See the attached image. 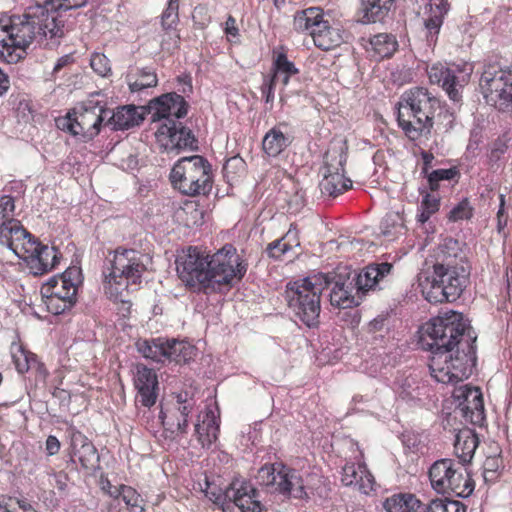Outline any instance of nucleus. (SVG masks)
<instances>
[{
    "instance_id": "obj_1",
    "label": "nucleus",
    "mask_w": 512,
    "mask_h": 512,
    "mask_svg": "<svg viewBox=\"0 0 512 512\" xmlns=\"http://www.w3.org/2000/svg\"><path fill=\"white\" fill-rule=\"evenodd\" d=\"M65 32V21L35 2L22 15L0 18V59L8 64L17 63L25 58L26 49L33 41L53 48Z\"/></svg>"
},
{
    "instance_id": "obj_2",
    "label": "nucleus",
    "mask_w": 512,
    "mask_h": 512,
    "mask_svg": "<svg viewBox=\"0 0 512 512\" xmlns=\"http://www.w3.org/2000/svg\"><path fill=\"white\" fill-rule=\"evenodd\" d=\"M397 106L399 127L409 139L417 140L430 134L440 101L426 88L414 87L403 93Z\"/></svg>"
},
{
    "instance_id": "obj_3",
    "label": "nucleus",
    "mask_w": 512,
    "mask_h": 512,
    "mask_svg": "<svg viewBox=\"0 0 512 512\" xmlns=\"http://www.w3.org/2000/svg\"><path fill=\"white\" fill-rule=\"evenodd\" d=\"M477 335L469 333L457 342V347L443 352H434L429 368L432 377L440 383L456 384L469 378L476 365Z\"/></svg>"
},
{
    "instance_id": "obj_4",
    "label": "nucleus",
    "mask_w": 512,
    "mask_h": 512,
    "mask_svg": "<svg viewBox=\"0 0 512 512\" xmlns=\"http://www.w3.org/2000/svg\"><path fill=\"white\" fill-rule=\"evenodd\" d=\"M468 276L469 272L462 265L435 263L432 274H421L419 285L423 296L430 303L453 302L461 295Z\"/></svg>"
},
{
    "instance_id": "obj_5",
    "label": "nucleus",
    "mask_w": 512,
    "mask_h": 512,
    "mask_svg": "<svg viewBox=\"0 0 512 512\" xmlns=\"http://www.w3.org/2000/svg\"><path fill=\"white\" fill-rule=\"evenodd\" d=\"M469 333H475L461 313L450 311L431 319L422 327L420 342L424 349L443 352L457 347V342Z\"/></svg>"
},
{
    "instance_id": "obj_6",
    "label": "nucleus",
    "mask_w": 512,
    "mask_h": 512,
    "mask_svg": "<svg viewBox=\"0 0 512 512\" xmlns=\"http://www.w3.org/2000/svg\"><path fill=\"white\" fill-rule=\"evenodd\" d=\"M170 181L184 195H207L212 189L211 165L200 155L183 157L173 166Z\"/></svg>"
},
{
    "instance_id": "obj_7",
    "label": "nucleus",
    "mask_w": 512,
    "mask_h": 512,
    "mask_svg": "<svg viewBox=\"0 0 512 512\" xmlns=\"http://www.w3.org/2000/svg\"><path fill=\"white\" fill-rule=\"evenodd\" d=\"M293 24L298 32H309L315 46L323 51L334 49L350 38L340 24L324 19L322 10L317 7L296 13Z\"/></svg>"
},
{
    "instance_id": "obj_8",
    "label": "nucleus",
    "mask_w": 512,
    "mask_h": 512,
    "mask_svg": "<svg viewBox=\"0 0 512 512\" xmlns=\"http://www.w3.org/2000/svg\"><path fill=\"white\" fill-rule=\"evenodd\" d=\"M110 109L105 102L96 100L93 96L74 108L66 117L57 120V125L62 130H67L73 136H78L82 141L93 140L101 131V126L106 125V118Z\"/></svg>"
},
{
    "instance_id": "obj_9",
    "label": "nucleus",
    "mask_w": 512,
    "mask_h": 512,
    "mask_svg": "<svg viewBox=\"0 0 512 512\" xmlns=\"http://www.w3.org/2000/svg\"><path fill=\"white\" fill-rule=\"evenodd\" d=\"M209 293L229 289L247 272V264L231 244L224 245L212 255L207 254Z\"/></svg>"
},
{
    "instance_id": "obj_10",
    "label": "nucleus",
    "mask_w": 512,
    "mask_h": 512,
    "mask_svg": "<svg viewBox=\"0 0 512 512\" xmlns=\"http://www.w3.org/2000/svg\"><path fill=\"white\" fill-rule=\"evenodd\" d=\"M323 287L313 278H304L286 287V299L294 315L308 327L319 324L321 311L320 297Z\"/></svg>"
},
{
    "instance_id": "obj_11",
    "label": "nucleus",
    "mask_w": 512,
    "mask_h": 512,
    "mask_svg": "<svg viewBox=\"0 0 512 512\" xmlns=\"http://www.w3.org/2000/svg\"><path fill=\"white\" fill-rule=\"evenodd\" d=\"M143 255L133 249L116 250L111 263V272L105 275V292L114 300H121L122 290L128 284L140 282L145 271Z\"/></svg>"
},
{
    "instance_id": "obj_12",
    "label": "nucleus",
    "mask_w": 512,
    "mask_h": 512,
    "mask_svg": "<svg viewBox=\"0 0 512 512\" xmlns=\"http://www.w3.org/2000/svg\"><path fill=\"white\" fill-rule=\"evenodd\" d=\"M433 489L443 495L467 498L474 491V481L459 463L452 459L435 461L429 469Z\"/></svg>"
},
{
    "instance_id": "obj_13",
    "label": "nucleus",
    "mask_w": 512,
    "mask_h": 512,
    "mask_svg": "<svg viewBox=\"0 0 512 512\" xmlns=\"http://www.w3.org/2000/svg\"><path fill=\"white\" fill-rule=\"evenodd\" d=\"M480 91L487 104L505 110L512 106V71L498 63H489L479 80Z\"/></svg>"
},
{
    "instance_id": "obj_14",
    "label": "nucleus",
    "mask_w": 512,
    "mask_h": 512,
    "mask_svg": "<svg viewBox=\"0 0 512 512\" xmlns=\"http://www.w3.org/2000/svg\"><path fill=\"white\" fill-rule=\"evenodd\" d=\"M347 156L342 146L330 147L324 155L323 179L319 187L324 195L336 197L352 187V181L344 176Z\"/></svg>"
},
{
    "instance_id": "obj_15",
    "label": "nucleus",
    "mask_w": 512,
    "mask_h": 512,
    "mask_svg": "<svg viewBox=\"0 0 512 512\" xmlns=\"http://www.w3.org/2000/svg\"><path fill=\"white\" fill-rule=\"evenodd\" d=\"M175 263L177 274L186 286L209 293L207 254L190 246L177 256Z\"/></svg>"
},
{
    "instance_id": "obj_16",
    "label": "nucleus",
    "mask_w": 512,
    "mask_h": 512,
    "mask_svg": "<svg viewBox=\"0 0 512 512\" xmlns=\"http://www.w3.org/2000/svg\"><path fill=\"white\" fill-rule=\"evenodd\" d=\"M314 279L321 282V287L330 288L329 298L332 306L342 309L358 306L361 301L360 294L351 278V273H338L334 275L319 274Z\"/></svg>"
},
{
    "instance_id": "obj_17",
    "label": "nucleus",
    "mask_w": 512,
    "mask_h": 512,
    "mask_svg": "<svg viewBox=\"0 0 512 512\" xmlns=\"http://www.w3.org/2000/svg\"><path fill=\"white\" fill-rule=\"evenodd\" d=\"M188 104L184 97L175 93L163 94L148 104V114L152 122L168 123L169 120L181 119L187 115Z\"/></svg>"
},
{
    "instance_id": "obj_18",
    "label": "nucleus",
    "mask_w": 512,
    "mask_h": 512,
    "mask_svg": "<svg viewBox=\"0 0 512 512\" xmlns=\"http://www.w3.org/2000/svg\"><path fill=\"white\" fill-rule=\"evenodd\" d=\"M81 271L71 267L61 275L50 278L41 288L43 297H55L76 302L77 285L80 283Z\"/></svg>"
},
{
    "instance_id": "obj_19",
    "label": "nucleus",
    "mask_w": 512,
    "mask_h": 512,
    "mask_svg": "<svg viewBox=\"0 0 512 512\" xmlns=\"http://www.w3.org/2000/svg\"><path fill=\"white\" fill-rule=\"evenodd\" d=\"M159 141L163 143L166 149H190L196 150L197 140L189 128L182 126L181 123L177 124L175 120H169L168 123H162L156 132Z\"/></svg>"
},
{
    "instance_id": "obj_20",
    "label": "nucleus",
    "mask_w": 512,
    "mask_h": 512,
    "mask_svg": "<svg viewBox=\"0 0 512 512\" xmlns=\"http://www.w3.org/2000/svg\"><path fill=\"white\" fill-rule=\"evenodd\" d=\"M229 503L235 504L241 512H262L258 491L248 482L234 480L228 486Z\"/></svg>"
},
{
    "instance_id": "obj_21",
    "label": "nucleus",
    "mask_w": 512,
    "mask_h": 512,
    "mask_svg": "<svg viewBox=\"0 0 512 512\" xmlns=\"http://www.w3.org/2000/svg\"><path fill=\"white\" fill-rule=\"evenodd\" d=\"M393 265L388 262L373 263L366 266L361 272H350L357 294L376 288L391 273Z\"/></svg>"
},
{
    "instance_id": "obj_22",
    "label": "nucleus",
    "mask_w": 512,
    "mask_h": 512,
    "mask_svg": "<svg viewBox=\"0 0 512 512\" xmlns=\"http://www.w3.org/2000/svg\"><path fill=\"white\" fill-rule=\"evenodd\" d=\"M450 9L449 0H428L424 9V28L429 46L435 45L438 40L444 17Z\"/></svg>"
},
{
    "instance_id": "obj_23",
    "label": "nucleus",
    "mask_w": 512,
    "mask_h": 512,
    "mask_svg": "<svg viewBox=\"0 0 512 512\" xmlns=\"http://www.w3.org/2000/svg\"><path fill=\"white\" fill-rule=\"evenodd\" d=\"M69 434L73 458H77L83 468L95 469L99 463V454L93 443L75 428L69 429Z\"/></svg>"
},
{
    "instance_id": "obj_24",
    "label": "nucleus",
    "mask_w": 512,
    "mask_h": 512,
    "mask_svg": "<svg viewBox=\"0 0 512 512\" xmlns=\"http://www.w3.org/2000/svg\"><path fill=\"white\" fill-rule=\"evenodd\" d=\"M134 385L138 391L137 402L145 407H151L156 403L158 380L152 369L138 365L134 376Z\"/></svg>"
},
{
    "instance_id": "obj_25",
    "label": "nucleus",
    "mask_w": 512,
    "mask_h": 512,
    "mask_svg": "<svg viewBox=\"0 0 512 512\" xmlns=\"http://www.w3.org/2000/svg\"><path fill=\"white\" fill-rule=\"evenodd\" d=\"M429 78L432 83L442 86L446 91L449 98L453 101H459L461 98L460 89L462 88L461 81L456 75V70L444 66H432L429 71ZM462 82H465V77H462Z\"/></svg>"
},
{
    "instance_id": "obj_26",
    "label": "nucleus",
    "mask_w": 512,
    "mask_h": 512,
    "mask_svg": "<svg viewBox=\"0 0 512 512\" xmlns=\"http://www.w3.org/2000/svg\"><path fill=\"white\" fill-rule=\"evenodd\" d=\"M278 478L276 492L296 499H303L307 496L304 481L295 469L280 465Z\"/></svg>"
},
{
    "instance_id": "obj_27",
    "label": "nucleus",
    "mask_w": 512,
    "mask_h": 512,
    "mask_svg": "<svg viewBox=\"0 0 512 512\" xmlns=\"http://www.w3.org/2000/svg\"><path fill=\"white\" fill-rule=\"evenodd\" d=\"M341 481L345 486H357L365 494L373 490L374 477L365 464L347 463L342 469Z\"/></svg>"
},
{
    "instance_id": "obj_28",
    "label": "nucleus",
    "mask_w": 512,
    "mask_h": 512,
    "mask_svg": "<svg viewBox=\"0 0 512 512\" xmlns=\"http://www.w3.org/2000/svg\"><path fill=\"white\" fill-rule=\"evenodd\" d=\"M143 120V112H140L134 105H126L117 108L116 111L110 110V114L106 118V125L112 126L113 130H128L140 125Z\"/></svg>"
},
{
    "instance_id": "obj_29",
    "label": "nucleus",
    "mask_w": 512,
    "mask_h": 512,
    "mask_svg": "<svg viewBox=\"0 0 512 512\" xmlns=\"http://www.w3.org/2000/svg\"><path fill=\"white\" fill-rule=\"evenodd\" d=\"M201 418V416H199ZM220 420L212 409H207L195 425V435L203 448H209L218 438Z\"/></svg>"
},
{
    "instance_id": "obj_30",
    "label": "nucleus",
    "mask_w": 512,
    "mask_h": 512,
    "mask_svg": "<svg viewBox=\"0 0 512 512\" xmlns=\"http://www.w3.org/2000/svg\"><path fill=\"white\" fill-rule=\"evenodd\" d=\"M479 444V438L474 430L464 428L458 431L454 441V452L462 464L469 463Z\"/></svg>"
},
{
    "instance_id": "obj_31",
    "label": "nucleus",
    "mask_w": 512,
    "mask_h": 512,
    "mask_svg": "<svg viewBox=\"0 0 512 512\" xmlns=\"http://www.w3.org/2000/svg\"><path fill=\"white\" fill-rule=\"evenodd\" d=\"M285 124L272 127L263 137L262 149L269 157L280 155L290 144L291 139L282 131Z\"/></svg>"
},
{
    "instance_id": "obj_32",
    "label": "nucleus",
    "mask_w": 512,
    "mask_h": 512,
    "mask_svg": "<svg viewBox=\"0 0 512 512\" xmlns=\"http://www.w3.org/2000/svg\"><path fill=\"white\" fill-rule=\"evenodd\" d=\"M59 255L60 253L55 247L41 245L28 265L34 275H43L56 266Z\"/></svg>"
},
{
    "instance_id": "obj_33",
    "label": "nucleus",
    "mask_w": 512,
    "mask_h": 512,
    "mask_svg": "<svg viewBox=\"0 0 512 512\" xmlns=\"http://www.w3.org/2000/svg\"><path fill=\"white\" fill-rule=\"evenodd\" d=\"M462 416L475 425H480L484 421V403L483 396L479 388L470 392V399L463 403L459 408Z\"/></svg>"
},
{
    "instance_id": "obj_34",
    "label": "nucleus",
    "mask_w": 512,
    "mask_h": 512,
    "mask_svg": "<svg viewBox=\"0 0 512 512\" xmlns=\"http://www.w3.org/2000/svg\"><path fill=\"white\" fill-rule=\"evenodd\" d=\"M164 362L174 361L176 363H186L194 356L195 348L186 341L176 339H164Z\"/></svg>"
},
{
    "instance_id": "obj_35",
    "label": "nucleus",
    "mask_w": 512,
    "mask_h": 512,
    "mask_svg": "<svg viewBox=\"0 0 512 512\" xmlns=\"http://www.w3.org/2000/svg\"><path fill=\"white\" fill-rule=\"evenodd\" d=\"M369 43L371 46L369 51L373 52V56L377 60L391 57L398 49L396 37L389 33L374 35Z\"/></svg>"
},
{
    "instance_id": "obj_36",
    "label": "nucleus",
    "mask_w": 512,
    "mask_h": 512,
    "mask_svg": "<svg viewBox=\"0 0 512 512\" xmlns=\"http://www.w3.org/2000/svg\"><path fill=\"white\" fill-rule=\"evenodd\" d=\"M394 0H361V11L363 19L368 23L382 21L391 7Z\"/></svg>"
},
{
    "instance_id": "obj_37",
    "label": "nucleus",
    "mask_w": 512,
    "mask_h": 512,
    "mask_svg": "<svg viewBox=\"0 0 512 512\" xmlns=\"http://www.w3.org/2000/svg\"><path fill=\"white\" fill-rule=\"evenodd\" d=\"M28 236V231L22 226L19 220L13 219L0 228V244L6 246L11 251L17 250L20 240Z\"/></svg>"
},
{
    "instance_id": "obj_38",
    "label": "nucleus",
    "mask_w": 512,
    "mask_h": 512,
    "mask_svg": "<svg viewBox=\"0 0 512 512\" xmlns=\"http://www.w3.org/2000/svg\"><path fill=\"white\" fill-rule=\"evenodd\" d=\"M179 0H169L167 8L163 11L161 15V26L165 31V34L168 36L169 40H171L174 44L180 39V36L177 32V25L179 23Z\"/></svg>"
},
{
    "instance_id": "obj_39",
    "label": "nucleus",
    "mask_w": 512,
    "mask_h": 512,
    "mask_svg": "<svg viewBox=\"0 0 512 512\" xmlns=\"http://www.w3.org/2000/svg\"><path fill=\"white\" fill-rule=\"evenodd\" d=\"M383 506L387 512H420L421 501L412 494H398L387 498Z\"/></svg>"
},
{
    "instance_id": "obj_40",
    "label": "nucleus",
    "mask_w": 512,
    "mask_h": 512,
    "mask_svg": "<svg viewBox=\"0 0 512 512\" xmlns=\"http://www.w3.org/2000/svg\"><path fill=\"white\" fill-rule=\"evenodd\" d=\"M129 88L132 92H139L143 89L155 87L158 83L154 69L149 67L137 68L127 76Z\"/></svg>"
},
{
    "instance_id": "obj_41",
    "label": "nucleus",
    "mask_w": 512,
    "mask_h": 512,
    "mask_svg": "<svg viewBox=\"0 0 512 512\" xmlns=\"http://www.w3.org/2000/svg\"><path fill=\"white\" fill-rule=\"evenodd\" d=\"M380 229L381 233L387 237L394 238L402 234L405 229L403 214L395 211L388 212L381 221Z\"/></svg>"
},
{
    "instance_id": "obj_42",
    "label": "nucleus",
    "mask_w": 512,
    "mask_h": 512,
    "mask_svg": "<svg viewBox=\"0 0 512 512\" xmlns=\"http://www.w3.org/2000/svg\"><path fill=\"white\" fill-rule=\"evenodd\" d=\"M138 351L145 357L156 362H164V338L144 340L137 343Z\"/></svg>"
},
{
    "instance_id": "obj_43",
    "label": "nucleus",
    "mask_w": 512,
    "mask_h": 512,
    "mask_svg": "<svg viewBox=\"0 0 512 512\" xmlns=\"http://www.w3.org/2000/svg\"><path fill=\"white\" fill-rule=\"evenodd\" d=\"M281 463L266 464L262 466L257 473L256 479L261 486L271 488L276 492L277 482L280 476Z\"/></svg>"
},
{
    "instance_id": "obj_44",
    "label": "nucleus",
    "mask_w": 512,
    "mask_h": 512,
    "mask_svg": "<svg viewBox=\"0 0 512 512\" xmlns=\"http://www.w3.org/2000/svg\"><path fill=\"white\" fill-rule=\"evenodd\" d=\"M159 418L161 419L162 425L164 427L166 437L174 439L175 436L178 434L187 433V418H183L180 416L177 417L176 419H173L172 417L168 418L162 410L160 411Z\"/></svg>"
},
{
    "instance_id": "obj_45",
    "label": "nucleus",
    "mask_w": 512,
    "mask_h": 512,
    "mask_svg": "<svg viewBox=\"0 0 512 512\" xmlns=\"http://www.w3.org/2000/svg\"><path fill=\"white\" fill-rule=\"evenodd\" d=\"M424 512H466V506L457 500L437 498L429 502Z\"/></svg>"
},
{
    "instance_id": "obj_46",
    "label": "nucleus",
    "mask_w": 512,
    "mask_h": 512,
    "mask_svg": "<svg viewBox=\"0 0 512 512\" xmlns=\"http://www.w3.org/2000/svg\"><path fill=\"white\" fill-rule=\"evenodd\" d=\"M121 490L120 499L125 503L129 512H144V499L134 488L122 484Z\"/></svg>"
},
{
    "instance_id": "obj_47",
    "label": "nucleus",
    "mask_w": 512,
    "mask_h": 512,
    "mask_svg": "<svg viewBox=\"0 0 512 512\" xmlns=\"http://www.w3.org/2000/svg\"><path fill=\"white\" fill-rule=\"evenodd\" d=\"M275 73L272 77L278 79L281 75H283L282 83L284 86H287L289 83V78L293 75H296L299 71L295 67L294 63L289 61L285 54H279L274 62Z\"/></svg>"
},
{
    "instance_id": "obj_48",
    "label": "nucleus",
    "mask_w": 512,
    "mask_h": 512,
    "mask_svg": "<svg viewBox=\"0 0 512 512\" xmlns=\"http://www.w3.org/2000/svg\"><path fill=\"white\" fill-rule=\"evenodd\" d=\"M41 245L42 244L37 242V240L28 232V236L18 242L17 250L13 248L12 252L29 263Z\"/></svg>"
},
{
    "instance_id": "obj_49",
    "label": "nucleus",
    "mask_w": 512,
    "mask_h": 512,
    "mask_svg": "<svg viewBox=\"0 0 512 512\" xmlns=\"http://www.w3.org/2000/svg\"><path fill=\"white\" fill-rule=\"evenodd\" d=\"M459 251V242L453 238H446L438 248L437 260L441 261L440 263L450 262L453 265Z\"/></svg>"
},
{
    "instance_id": "obj_50",
    "label": "nucleus",
    "mask_w": 512,
    "mask_h": 512,
    "mask_svg": "<svg viewBox=\"0 0 512 512\" xmlns=\"http://www.w3.org/2000/svg\"><path fill=\"white\" fill-rule=\"evenodd\" d=\"M91 0H34L36 3L45 5L50 12L57 10H72L87 6Z\"/></svg>"
},
{
    "instance_id": "obj_51",
    "label": "nucleus",
    "mask_w": 512,
    "mask_h": 512,
    "mask_svg": "<svg viewBox=\"0 0 512 512\" xmlns=\"http://www.w3.org/2000/svg\"><path fill=\"white\" fill-rule=\"evenodd\" d=\"M459 176V171L456 167L448 169H436L426 175L429 188L436 191L439 188V182L443 180H453Z\"/></svg>"
},
{
    "instance_id": "obj_52",
    "label": "nucleus",
    "mask_w": 512,
    "mask_h": 512,
    "mask_svg": "<svg viewBox=\"0 0 512 512\" xmlns=\"http://www.w3.org/2000/svg\"><path fill=\"white\" fill-rule=\"evenodd\" d=\"M426 437L415 433L407 432L403 434V444L412 453H424L426 448Z\"/></svg>"
},
{
    "instance_id": "obj_53",
    "label": "nucleus",
    "mask_w": 512,
    "mask_h": 512,
    "mask_svg": "<svg viewBox=\"0 0 512 512\" xmlns=\"http://www.w3.org/2000/svg\"><path fill=\"white\" fill-rule=\"evenodd\" d=\"M15 201L10 195L0 197V228L6 225L8 221L15 219Z\"/></svg>"
},
{
    "instance_id": "obj_54",
    "label": "nucleus",
    "mask_w": 512,
    "mask_h": 512,
    "mask_svg": "<svg viewBox=\"0 0 512 512\" xmlns=\"http://www.w3.org/2000/svg\"><path fill=\"white\" fill-rule=\"evenodd\" d=\"M502 466V460L497 456L487 457L483 463V477L485 482H494Z\"/></svg>"
},
{
    "instance_id": "obj_55",
    "label": "nucleus",
    "mask_w": 512,
    "mask_h": 512,
    "mask_svg": "<svg viewBox=\"0 0 512 512\" xmlns=\"http://www.w3.org/2000/svg\"><path fill=\"white\" fill-rule=\"evenodd\" d=\"M289 232L281 239H277L268 244L266 248V253L270 258L275 260L281 259V257L291 250L292 246L286 241V238L289 237Z\"/></svg>"
},
{
    "instance_id": "obj_56",
    "label": "nucleus",
    "mask_w": 512,
    "mask_h": 512,
    "mask_svg": "<svg viewBox=\"0 0 512 512\" xmlns=\"http://www.w3.org/2000/svg\"><path fill=\"white\" fill-rule=\"evenodd\" d=\"M473 216V208L470 206L468 199L462 200L449 213L451 221L468 220Z\"/></svg>"
},
{
    "instance_id": "obj_57",
    "label": "nucleus",
    "mask_w": 512,
    "mask_h": 512,
    "mask_svg": "<svg viewBox=\"0 0 512 512\" xmlns=\"http://www.w3.org/2000/svg\"><path fill=\"white\" fill-rule=\"evenodd\" d=\"M45 298L47 299L46 305H47L48 310L55 315L64 313L66 310L71 309L73 307V305L76 303L71 300H66V299L63 300V299H58L55 297H45Z\"/></svg>"
},
{
    "instance_id": "obj_58",
    "label": "nucleus",
    "mask_w": 512,
    "mask_h": 512,
    "mask_svg": "<svg viewBox=\"0 0 512 512\" xmlns=\"http://www.w3.org/2000/svg\"><path fill=\"white\" fill-rule=\"evenodd\" d=\"M195 25L199 28L204 29L211 22V16L209 14V8L207 4H198L193 11L192 15Z\"/></svg>"
},
{
    "instance_id": "obj_59",
    "label": "nucleus",
    "mask_w": 512,
    "mask_h": 512,
    "mask_svg": "<svg viewBox=\"0 0 512 512\" xmlns=\"http://www.w3.org/2000/svg\"><path fill=\"white\" fill-rule=\"evenodd\" d=\"M90 65L92 69L101 76H107L111 71L109 59L104 54H94L91 57Z\"/></svg>"
},
{
    "instance_id": "obj_60",
    "label": "nucleus",
    "mask_w": 512,
    "mask_h": 512,
    "mask_svg": "<svg viewBox=\"0 0 512 512\" xmlns=\"http://www.w3.org/2000/svg\"><path fill=\"white\" fill-rule=\"evenodd\" d=\"M205 493L206 496L217 505L224 507L225 505L229 504L228 497H226L228 494V486L222 490L221 488L208 485Z\"/></svg>"
},
{
    "instance_id": "obj_61",
    "label": "nucleus",
    "mask_w": 512,
    "mask_h": 512,
    "mask_svg": "<svg viewBox=\"0 0 512 512\" xmlns=\"http://www.w3.org/2000/svg\"><path fill=\"white\" fill-rule=\"evenodd\" d=\"M35 362L36 359L34 355L24 351H21L19 355L14 356L15 367L20 374L26 373L30 369L31 364Z\"/></svg>"
},
{
    "instance_id": "obj_62",
    "label": "nucleus",
    "mask_w": 512,
    "mask_h": 512,
    "mask_svg": "<svg viewBox=\"0 0 512 512\" xmlns=\"http://www.w3.org/2000/svg\"><path fill=\"white\" fill-rule=\"evenodd\" d=\"M477 387H472L468 384L460 385L454 388L452 396L457 402V408L463 405L464 402L470 399V392L476 390Z\"/></svg>"
},
{
    "instance_id": "obj_63",
    "label": "nucleus",
    "mask_w": 512,
    "mask_h": 512,
    "mask_svg": "<svg viewBox=\"0 0 512 512\" xmlns=\"http://www.w3.org/2000/svg\"><path fill=\"white\" fill-rule=\"evenodd\" d=\"M414 384V379H405L404 383L400 387L399 396L404 400H414L418 398V387H414Z\"/></svg>"
},
{
    "instance_id": "obj_64",
    "label": "nucleus",
    "mask_w": 512,
    "mask_h": 512,
    "mask_svg": "<svg viewBox=\"0 0 512 512\" xmlns=\"http://www.w3.org/2000/svg\"><path fill=\"white\" fill-rule=\"evenodd\" d=\"M275 81V77H264L261 85V92L266 103H273Z\"/></svg>"
}]
</instances>
